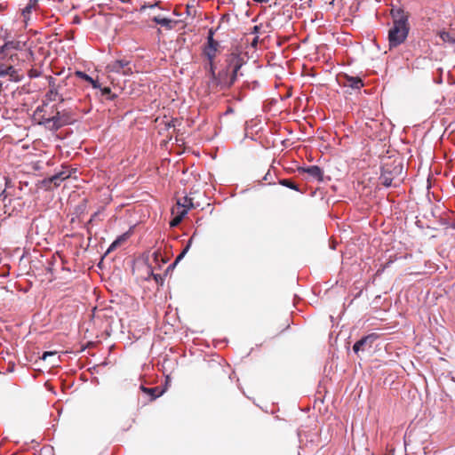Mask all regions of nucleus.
<instances>
[{
  "label": "nucleus",
  "mask_w": 455,
  "mask_h": 455,
  "mask_svg": "<svg viewBox=\"0 0 455 455\" xmlns=\"http://www.w3.org/2000/svg\"><path fill=\"white\" fill-rule=\"evenodd\" d=\"M127 238H128V235L127 234H124V235H120L117 239H116L111 243V245L109 246L108 251L115 250L117 246L121 245L124 242H125Z\"/></svg>",
  "instance_id": "21"
},
{
  "label": "nucleus",
  "mask_w": 455,
  "mask_h": 455,
  "mask_svg": "<svg viewBox=\"0 0 455 455\" xmlns=\"http://www.w3.org/2000/svg\"><path fill=\"white\" fill-rule=\"evenodd\" d=\"M60 103L73 100L76 96V84L72 77H67L58 83Z\"/></svg>",
  "instance_id": "5"
},
{
  "label": "nucleus",
  "mask_w": 455,
  "mask_h": 455,
  "mask_svg": "<svg viewBox=\"0 0 455 455\" xmlns=\"http://www.w3.org/2000/svg\"><path fill=\"white\" fill-rule=\"evenodd\" d=\"M408 36V30H388L389 47L400 45Z\"/></svg>",
  "instance_id": "10"
},
{
  "label": "nucleus",
  "mask_w": 455,
  "mask_h": 455,
  "mask_svg": "<svg viewBox=\"0 0 455 455\" xmlns=\"http://www.w3.org/2000/svg\"><path fill=\"white\" fill-rule=\"evenodd\" d=\"M275 174L272 173L270 170L267 172V173L262 177V180L266 181L267 184L275 183Z\"/></svg>",
  "instance_id": "25"
},
{
  "label": "nucleus",
  "mask_w": 455,
  "mask_h": 455,
  "mask_svg": "<svg viewBox=\"0 0 455 455\" xmlns=\"http://www.w3.org/2000/svg\"><path fill=\"white\" fill-rule=\"evenodd\" d=\"M438 36L443 43H455V30H440Z\"/></svg>",
  "instance_id": "19"
},
{
  "label": "nucleus",
  "mask_w": 455,
  "mask_h": 455,
  "mask_svg": "<svg viewBox=\"0 0 455 455\" xmlns=\"http://www.w3.org/2000/svg\"><path fill=\"white\" fill-rule=\"evenodd\" d=\"M140 390L149 396V401H154L164 393V390L160 387H146L144 386H140Z\"/></svg>",
  "instance_id": "18"
},
{
  "label": "nucleus",
  "mask_w": 455,
  "mask_h": 455,
  "mask_svg": "<svg viewBox=\"0 0 455 455\" xmlns=\"http://www.w3.org/2000/svg\"><path fill=\"white\" fill-rule=\"evenodd\" d=\"M230 53L227 54L226 56V70L225 72L228 74V72L231 73L230 76V84H234L235 81L238 71L241 68V67L243 65L244 61L243 59L241 57V51L238 49V47H232L230 50Z\"/></svg>",
  "instance_id": "3"
},
{
  "label": "nucleus",
  "mask_w": 455,
  "mask_h": 455,
  "mask_svg": "<svg viewBox=\"0 0 455 455\" xmlns=\"http://www.w3.org/2000/svg\"><path fill=\"white\" fill-rule=\"evenodd\" d=\"M59 92V85L55 83V79L52 76H49V90L45 94V99L48 101H56L59 100L60 102V96Z\"/></svg>",
  "instance_id": "14"
},
{
  "label": "nucleus",
  "mask_w": 455,
  "mask_h": 455,
  "mask_svg": "<svg viewBox=\"0 0 455 455\" xmlns=\"http://www.w3.org/2000/svg\"><path fill=\"white\" fill-rule=\"evenodd\" d=\"M334 0L331 1V4L333 3Z\"/></svg>",
  "instance_id": "36"
},
{
  "label": "nucleus",
  "mask_w": 455,
  "mask_h": 455,
  "mask_svg": "<svg viewBox=\"0 0 455 455\" xmlns=\"http://www.w3.org/2000/svg\"><path fill=\"white\" fill-rule=\"evenodd\" d=\"M55 106H49L48 103L43 102L42 105L38 106L34 112V118L37 121V124L43 125L45 129H47L48 119H51L53 116L55 111Z\"/></svg>",
  "instance_id": "6"
},
{
  "label": "nucleus",
  "mask_w": 455,
  "mask_h": 455,
  "mask_svg": "<svg viewBox=\"0 0 455 455\" xmlns=\"http://www.w3.org/2000/svg\"><path fill=\"white\" fill-rule=\"evenodd\" d=\"M186 214H187L186 209H183L182 211H176V212L173 214L174 218L170 222V226L171 227L178 226L181 222V220H183V218Z\"/></svg>",
  "instance_id": "20"
},
{
  "label": "nucleus",
  "mask_w": 455,
  "mask_h": 455,
  "mask_svg": "<svg viewBox=\"0 0 455 455\" xmlns=\"http://www.w3.org/2000/svg\"><path fill=\"white\" fill-rule=\"evenodd\" d=\"M216 30H209L206 43L203 45L202 54L208 61L214 60L218 54L221 53L224 46L221 41L215 38Z\"/></svg>",
  "instance_id": "4"
},
{
  "label": "nucleus",
  "mask_w": 455,
  "mask_h": 455,
  "mask_svg": "<svg viewBox=\"0 0 455 455\" xmlns=\"http://www.w3.org/2000/svg\"><path fill=\"white\" fill-rule=\"evenodd\" d=\"M252 28L257 29V28H259V27L257 25H255Z\"/></svg>",
  "instance_id": "35"
},
{
  "label": "nucleus",
  "mask_w": 455,
  "mask_h": 455,
  "mask_svg": "<svg viewBox=\"0 0 455 455\" xmlns=\"http://www.w3.org/2000/svg\"><path fill=\"white\" fill-rule=\"evenodd\" d=\"M42 75L41 68H32L28 70V76L30 78L38 77Z\"/></svg>",
  "instance_id": "27"
},
{
  "label": "nucleus",
  "mask_w": 455,
  "mask_h": 455,
  "mask_svg": "<svg viewBox=\"0 0 455 455\" xmlns=\"http://www.w3.org/2000/svg\"><path fill=\"white\" fill-rule=\"evenodd\" d=\"M102 95L107 96L108 99L112 100L114 95L111 93V90L109 87H105L101 90Z\"/></svg>",
  "instance_id": "30"
},
{
  "label": "nucleus",
  "mask_w": 455,
  "mask_h": 455,
  "mask_svg": "<svg viewBox=\"0 0 455 455\" xmlns=\"http://www.w3.org/2000/svg\"><path fill=\"white\" fill-rule=\"evenodd\" d=\"M299 172L301 173H307L309 177L316 180H323V171L316 165H312L307 168H300Z\"/></svg>",
  "instance_id": "17"
},
{
  "label": "nucleus",
  "mask_w": 455,
  "mask_h": 455,
  "mask_svg": "<svg viewBox=\"0 0 455 455\" xmlns=\"http://www.w3.org/2000/svg\"><path fill=\"white\" fill-rule=\"evenodd\" d=\"M48 120L47 130L56 132L61 127L73 124L76 118L71 109L59 110L57 106H55L53 116Z\"/></svg>",
  "instance_id": "2"
},
{
  "label": "nucleus",
  "mask_w": 455,
  "mask_h": 455,
  "mask_svg": "<svg viewBox=\"0 0 455 455\" xmlns=\"http://www.w3.org/2000/svg\"><path fill=\"white\" fill-rule=\"evenodd\" d=\"M162 25H167V20H164L161 23Z\"/></svg>",
  "instance_id": "34"
},
{
  "label": "nucleus",
  "mask_w": 455,
  "mask_h": 455,
  "mask_svg": "<svg viewBox=\"0 0 455 455\" xmlns=\"http://www.w3.org/2000/svg\"><path fill=\"white\" fill-rule=\"evenodd\" d=\"M195 205L193 204V199L188 196H183L182 198H179L177 201V204L172 208V213L174 214L176 211H182L186 209L187 212L190 208H194Z\"/></svg>",
  "instance_id": "16"
},
{
  "label": "nucleus",
  "mask_w": 455,
  "mask_h": 455,
  "mask_svg": "<svg viewBox=\"0 0 455 455\" xmlns=\"http://www.w3.org/2000/svg\"><path fill=\"white\" fill-rule=\"evenodd\" d=\"M342 78V84L344 86L350 87L352 89H360L363 86V80L358 76L344 75Z\"/></svg>",
  "instance_id": "15"
},
{
  "label": "nucleus",
  "mask_w": 455,
  "mask_h": 455,
  "mask_svg": "<svg viewBox=\"0 0 455 455\" xmlns=\"http://www.w3.org/2000/svg\"><path fill=\"white\" fill-rule=\"evenodd\" d=\"M108 73H116L124 76H130L132 74L131 62L126 60H116L106 67Z\"/></svg>",
  "instance_id": "7"
},
{
  "label": "nucleus",
  "mask_w": 455,
  "mask_h": 455,
  "mask_svg": "<svg viewBox=\"0 0 455 455\" xmlns=\"http://www.w3.org/2000/svg\"><path fill=\"white\" fill-rule=\"evenodd\" d=\"M25 45L26 41L23 40H9L4 44L1 47L2 50L0 51V77L9 76L10 80L15 82H18L22 78V76L18 73L10 62L12 60L13 56L10 55V57L5 60L4 52L10 49L20 50Z\"/></svg>",
  "instance_id": "1"
},
{
  "label": "nucleus",
  "mask_w": 455,
  "mask_h": 455,
  "mask_svg": "<svg viewBox=\"0 0 455 455\" xmlns=\"http://www.w3.org/2000/svg\"><path fill=\"white\" fill-rule=\"evenodd\" d=\"M258 32H259V30H251L249 33V36L251 38V44H250L251 47H256L258 44V42H259V36L257 35Z\"/></svg>",
  "instance_id": "26"
},
{
  "label": "nucleus",
  "mask_w": 455,
  "mask_h": 455,
  "mask_svg": "<svg viewBox=\"0 0 455 455\" xmlns=\"http://www.w3.org/2000/svg\"><path fill=\"white\" fill-rule=\"evenodd\" d=\"M375 339L374 334H371L365 336L356 341L353 346V350L355 354H358L360 351H364L366 348H371L372 346V342Z\"/></svg>",
  "instance_id": "13"
},
{
  "label": "nucleus",
  "mask_w": 455,
  "mask_h": 455,
  "mask_svg": "<svg viewBox=\"0 0 455 455\" xmlns=\"http://www.w3.org/2000/svg\"><path fill=\"white\" fill-rule=\"evenodd\" d=\"M74 76L87 82H92V78L83 71H76Z\"/></svg>",
  "instance_id": "28"
},
{
  "label": "nucleus",
  "mask_w": 455,
  "mask_h": 455,
  "mask_svg": "<svg viewBox=\"0 0 455 455\" xmlns=\"http://www.w3.org/2000/svg\"><path fill=\"white\" fill-rule=\"evenodd\" d=\"M55 355H56V352H48V351H47V352H44V353L43 354V355H42V357H41V358H42L43 360H46V359H47V357H49V356H54Z\"/></svg>",
  "instance_id": "31"
},
{
  "label": "nucleus",
  "mask_w": 455,
  "mask_h": 455,
  "mask_svg": "<svg viewBox=\"0 0 455 455\" xmlns=\"http://www.w3.org/2000/svg\"><path fill=\"white\" fill-rule=\"evenodd\" d=\"M251 38L249 36V33L245 34L240 41L238 49L242 52L243 49H246L249 44H251Z\"/></svg>",
  "instance_id": "23"
},
{
  "label": "nucleus",
  "mask_w": 455,
  "mask_h": 455,
  "mask_svg": "<svg viewBox=\"0 0 455 455\" xmlns=\"http://www.w3.org/2000/svg\"><path fill=\"white\" fill-rule=\"evenodd\" d=\"M7 3L4 0H0V12L6 8Z\"/></svg>",
  "instance_id": "32"
},
{
  "label": "nucleus",
  "mask_w": 455,
  "mask_h": 455,
  "mask_svg": "<svg viewBox=\"0 0 455 455\" xmlns=\"http://www.w3.org/2000/svg\"><path fill=\"white\" fill-rule=\"evenodd\" d=\"M394 21L393 28H408V16L404 11L401 9L392 10Z\"/></svg>",
  "instance_id": "11"
},
{
  "label": "nucleus",
  "mask_w": 455,
  "mask_h": 455,
  "mask_svg": "<svg viewBox=\"0 0 455 455\" xmlns=\"http://www.w3.org/2000/svg\"><path fill=\"white\" fill-rule=\"evenodd\" d=\"M209 63V71H210V74L211 76H212V78H215V69H216V65H215V62L214 60H212V61H208Z\"/></svg>",
  "instance_id": "29"
},
{
  "label": "nucleus",
  "mask_w": 455,
  "mask_h": 455,
  "mask_svg": "<svg viewBox=\"0 0 455 455\" xmlns=\"http://www.w3.org/2000/svg\"><path fill=\"white\" fill-rule=\"evenodd\" d=\"M401 171H402L401 165L395 166L393 170H390L388 165H385L382 168L381 174L379 177L380 183L387 188L390 187L395 179L394 172H395L397 174L398 172H401Z\"/></svg>",
  "instance_id": "9"
},
{
  "label": "nucleus",
  "mask_w": 455,
  "mask_h": 455,
  "mask_svg": "<svg viewBox=\"0 0 455 455\" xmlns=\"http://www.w3.org/2000/svg\"><path fill=\"white\" fill-rule=\"evenodd\" d=\"M89 83H90V84H92V87H93V88H98V87H100V85H99L98 82L94 81L93 79H92V82H89Z\"/></svg>",
  "instance_id": "33"
},
{
  "label": "nucleus",
  "mask_w": 455,
  "mask_h": 455,
  "mask_svg": "<svg viewBox=\"0 0 455 455\" xmlns=\"http://www.w3.org/2000/svg\"><path fill=\"white\" fill-rule=\"evenodd\" d=\"M69 176H70V173L68 171H62V172H60L52 175V177H50L48 179H44L43 180V183L44 186L48 187L49 188H51V184H53V187L57 188L60 185V183L63 180L69 178Z\"/></svg>",
  "instance_id": "12"
},
{
  "label": "nucleus",
  "mask_w": 455,
  "mask_h": 455,
  "mask_svg": "<svg viewBox=\"0 0 455 455\" xmlns=\"http://www.w3.org/2000/svg\"><path fill=\"white\" fill-rule=\"evenodd\" d=\"M191 243H192V238L189 239L187 246L183 249V251H181V253L175 259L174 262L169 266V268L171 267H174L178 263L179 261L185 256V254L188 252V251L189 250V247L191 245Z\"/></svg>",
  "instance_id": "22"
},
{
  "label": "nucleus",
  "mask_w": 455,
  "mask_h": 455,
  "mask_svg": "<svg viewBox=\"0 0 455 455\" xmlns=\"http://www.w3.org/2000/svg\"><path fill=\"white\" fill-rule=\"evenodd\" d=\"M279 184H281L282 186L287 187L291 189L296 190V191L299 190L298 186L291 180H289V179L280 180Z\"/></svg>",
  "instance_id": "24"
},
{
  "label": "nucleus",
  "mask_w": 455,
  "mask_h": 455,
  "mask_svg": "<svg viewBox=\"0 0 455 455\" xmlns=\"http://www.w3.org/2000/svg\"><path fill=\"white\" fill-rule=\"evenodd\" d=\"M38 8L37 0H29L27 5L22 9L20 15V20L23 23L24 27L31 25V21Z\"/></svg>",
  "instance_id": "8"
}]
</instances>
